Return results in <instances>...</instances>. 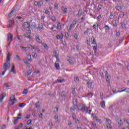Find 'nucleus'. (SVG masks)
<instances>
[{
  "label": "nucleus",
  "instance_id": "42",
  "mask_svg": "<svg viewBox=\"0 0 129 129\" xmlns=\"http://www.w3.org/2000/svg\"><path fill=\"white\" fill-rule=\"evenodd\" d=\"M112 24H113V26H114V27H117V24H116V21H113L112 22Z\"/></svg>",
  "mask_w": 129,
  "mask_h": 129
},
{
  "label": "nucleus",
  "instance_id": "53",
  "mask_svg": "<svg viewBox=\"0 0 129 129\" xmlns=\"http://www.w3.org/2000/svg\"><path fill=\"white\" fill-rule=\"evenodd\" d=\"M88 32H89V29H87V31L84 32V35H86V34H88Z\"/></svg>",
  "mask_w": 129,
  "mask_h": 129
},
{
  "label": "nucleus",
  "instance_id": "6",
  "mask_svg": "<svg viewBox=\"0 0 129 129\" xmlns=\"http://www.w3.org/2000/svg\"><path fill=\"white\" fill-rule=\"evenodd\" d=\"M86 85H87L88 88H90V89H93V88L92 87V82H91L90 80H86Z\"/></svg>",
  "mask_w": 129,
  "mask_h": 129
},
{
  "label": "nucleus",
  "instance_id": "8",
  "mask_svg": "<svg viewBox=\"0 0 129 129\" xmlns=\"http://www.w3.org/2000/svg\"><path fill=\"white\" fill-rule=\"evenodd\" d=\"M7 96V94L3 93L0 95V103H3L5 97Z\"/></svg>",
  "mask_w": 129,
  "mask_h": 129
},
{
  "label": "nucleus",
  "instance_id": "5",
  "mask_svg": "<svg viewBox=\"0 0 129 129\" xmlns=\"http://www.w3.org/2000/svg\"><path fill=\"white\" fill-rule=\"evenodd\" d=\"M20 48L22 51H28V50H33V46L29 45L27 47L20 46Z\"/></svg>",
  "mask_w": 129,
  "mask_h": 129
},
{
  "label": "nucleus",
  "instance_id": "50",
  "mask_svg": "<svg viewBox=\"0 0 129 129\" xmlns=\"http://www.w3.org/2000/svg\"><path fill=\"white\" fill-rule=\"evenodd\" d=\"M70 110L72 112H73L75 110V108L74 107H72L70 108Z\"/></svg>",
  "mask_w": 129,
  "mask_h": 129
},
{
  "label": "nucleus",
  "instance_id": "18",
  "mask_svg": "<svg viewBox=\"0 0 129 129\" xmlns=\"http://www.w3.org/2000/svg\"><path fill=\"white\" fill-rule=\"evenodd\" d=\"M100 105L102 108H105V101H102L101 102Z\"/></svg>",
  "mask_w": 129,
  "mask_h": 129
},
{
  "label": "nucleus",
  "instance_id": "49",
  "mask_svg": "<svg viewBox=\"0 0 129 129\" xmlns=\"http://www.w3.org/2000/svg\"><path fill=\"white\" fill-rule=\"evenodd\" d=\"M113 14H112V13H111L110 14V16H109V19L110 20H112V19H113Z\"/></svg>",
  "mask_w": 129,
  "mask_h": 129
},
{
  "label": "nucleus",
  "instance_id": "64",
  "mask_svg": "<svg viewBox=\"0 0 129 129\" xmlns=\"http://www.w3.org/2000/svg\"><path fill=\"white\" fill-rule=\"evenodd\" d=\"M58 4L55 3V4H54V8H56V9H58Z\"/></svg>",
  "mask_w": 129,
  "mask_h": 129
},
{
  "label": "nucleus",
  "instance_id": "3",
  "mask_svg": "<svg viewBox=\"0 0 129 129\" xmlns=\"http://www.w3.org/2000/svg\"><path fill=\"white\" fill-rule=\"evenodd\" d=\"M78 109L83 113L88 110V107H86V105L85 104H79L78 107Z\"/></svg>",
  "mask_w": 129,
  "mask_h": 129
},
{
  "label": "nucleus",
  "instance_id": "24",
  "mask_svg": "<svg viewBox=\"0 0 129 129\" xmlns=\"http://www.w3.org/2000/svg\"><path fill=\"white\" fill-rule=\"evenodd\" d=\"M11 72H12V73L13 74H16V72L15 71V66H13L11 69Z\"/></svg>",
  "mask_w": 129,
  "mask_h": 129
},
{
  "label": "nucleus",
  "instance_id": "36",
  "mask_svg": "<svg viewBox=\"0 0 129 129\" xmlns=\"http://www.w3.org/2000/svg\"><path fill=\"white\" fill-rule=\"evenodd\" d=\"M9 87H10V85H9V84L6 83L4 84V88H9Z\"/></svg>",
  "mask_w": 129,
  "mask_h": 129
},
{
  "label": "nucleus",
  "instance_id": "33",
  "mask_svg": "<svg viewBox=\"0 0 129 129\" xmlns=\"http://www.w3.org/2000/svg\"><path fill=\"white\" fill-rule=\"evenodd\" d=\"M23 94L26 95L27 93H28V89H25L23 90V92H22Z\"/></svg>",
  "mask_w": 129,
  "mask_h": 129
},
{
  "label": "nucleus",
  "instance_id": "1",
  "mask_svg": "<svg viewBox=\"0 0 129 129\" xmlns=\"http://www.w3.org/2000/svg\"><path fill=\"white\" fill-rule=\"evenodd\" d=\"M32 19L29 18L28 19V22H24L23 25V29L26 31L24 34V36L27 39H29V40H32L33 38L30 28L31 26L33 25V23H32Z\"/></svg>",
  "mask_w": 129,
  "mask_h": 129
},
{
  "label": "nucleus",
  "instance_id": "15",
  "mask_svg": "<svg viewBox=\"0 0 129 129\" xmlns=\"http://www.w3.org/2000/svg\"><path fill=\"white\" fill-rule=\"evenodd\" d=\"M124 91L125 92H126V93H129V88H125L124 89H123L121 91H118V92H119V93L124 92Z\"/></svg>",
  "mask_w": 129,
  "mask_h": 129
},
{
  "label": "nucleus",
  "instance_id": "14",
  "mask_svg": "<svg viewBox=\"0 0 129 129\" xmlns=\"http://www.w3.org/2000/svg\"><path fill=\"white\" fill-rule=\"evenodd\" d=\"M59 60H57L56 61V62L55 63V67L56 69H57V70H59V69H60V66L59 64V63L58 62H59Z\"/></svg>",
  "mask_w": 129,
  "mask_h": 129
},
{
  "label": "nucleus",
  "instance_id": "55",
  "mask_svg": "<svg viewBox=\"0 0 129 129\" xmlns=\"http://www.w3.org/2000/svg\"><path fill=\"white\" fill-rule=\"evenodd\" d=\"M107 127L108 129H112V126H111V125H107Z\"/></svg>",
  "mask_w": 129,
  "mask_h": 129
},
{
  "label": "nucleus",
  "instance_id": "4",
  "mask_svg": "<svg viewBox=\"0 0 129 129\" xmlns=\"http://www.w3.org/2000/svg\"><path fill=\"white\" fill-rule=\"evenodd\" d=\"M16 101H17V99H16V97H15V96L11 95L10 97L9 104H10V105H14V104L16 103Z\"/></svg>",
  "mask_w": 129,
  "mask_h": 129
},
{
  "label": "nucleus",
  "instance_id": "43",
  "mask_svg": "<svg viewBox=\"0 0 129 129\" xmlns=\"http://www.w3.org/2000/svg\"><path fill=\"white\" fill-rule=\"evenodd\" d=\"M92 116H93V118H94L95 120L97 119V118L98 117L97 116L94 115V114H92Z\"/></svg>",
  "mask_w": 129,
  "mask_h": 129
},
{
  "label": "nucleus",
  "instance_id": "44",
  "mask_svg": "<svg viewBox=\"0 0 129 129\" xmlns=\"http://www.w3.org/2000/svg\"><path fill=\"white\" fill-rule=\"evenodd\" d=\"M112 92H113V94L119 92H118V91H116V90L115 89H114V88L113 89Z\"/></svg>",
  "mask_w": 129,
  "mask_h": 129
},
{
  "label": "nucleus",
  "instance_id": "58",
  "mask_svg": "<svg viewBox=\"0 0 129 129\" xmlns=\"http://www.w3.org/2000/svg\"><path fill=\"white\" fill-rule=\"evenodd\" d=\"M10 59H11V56H10V55L8 54L7 55V61H10Z\"/></svg>",
  "mask_w": 129,
  "mask_h": 129
},
{
  "label": "nucleus",
  "instance_id": "56",
  "mask_svg": "<svg viewBox=\"0 0 129 129\" xmlns=\"http://www.w3.org/2000/svg\"><path fill=\"white\" fill-rule=\"evenodd\" d=\"M55 37L57 39V40H60V35H56Z\"/></svg>",
  "mask_w": 129,
  "mask_h": 129
},
{
  "label": "nucleus",
  "instance_id": "20",
  "mask_svg": "<svg viewBox=\"0 0 129 129\" xmlns=\"http://www.w3.org/2000/svg\"><path fill=\"white\" fill-rule=\"evenodd\" d=\"M106 124H108V125H110L111 124V120L109 118H106Z\"/></svg>",
  "mask_w": 129,
  "mask_h": 129
},
{
  "label": "nucleus",
  "instance_id": "47",
  "mask_svg": "<svg viewBox=\"0 0 129 129\" xmlns=\"http://www.w3.org/2000/svg\"><path fill=\"white\" fill-rule=\"evenodd\" d=\"M42 46L44 47L45 49H48V45L45 43H42Z\"/></svg>",
  "mask_w": 129,
  "mask_h": 129
},
{
  "label": "nucleus",
  "instance_id": "28",
  "mask_svg": "<svg viewBox=\"0 0 129 129\" xmlns=\"http://www.w3.org/2000/svg\"><path fill=\"white\" fill-rule=\"evenodd\" d=\"M86 96H88L89 97H92V96H93V94H92V93L91 92H89L87 94V95H86Z\"/></svg>",
  "mask_w": 129,
  "mask_h": 129
},
{
  "label": "nucleus",
  "instance_id": "39",
  "mask_svg": "<svg viewBox=\"0 0 129 129\" xmlns=\"http://www.w3.org/2000/svg\"><path fill=\"white\" fill-rule=\"evenodd\" d=\"M72 118L74 119V120L76 119V114H75L74 113H73L72 114Z\"/></svg>",
  "mask_w": 129,
  "mask_h": 129
},
{
  "label": "nucleus",
  "instance_id": "29",
  "mask_svg": "<svg viewBox=\"0 0 129 129\" xmlns=\"http://www.w3.org/2000/svg\"><path fill=\"white\" fill-rule=\"evenodd\" d=\"M91 41L92 44H94L95 45L96 44V41L95 40V38H94V37H93V40L92 38H91Z\"/></svg>",
  "mask_w": 129,
  "mask_h": 129
},
{
  "label": "nucleus",
  "instance_id": "23",
  "mask_svg": "<svg viewBox=\"0 0 129 129\" xmlns=\"http://www.w3.org/2000/svg\"><path fill=\"white\" fill-rule=\"evenodd\" d=\"M63 81H64V79H58L56 80V82H58V83H62V82H63Z\"/></svg>",
  "mask_w": 129,
  "mask_h": 129
},
{
  "label": "nucleus",
  "instance_id": "35",
  "mask_svg": "<svg viewBox=\"0 0 129 129\" xmlns=\"http://www.w3.org/2000/svg\"><path fill=\"white\" fill-rule=\"evenodd\" d=\"M14 118L15 119V120L13 122L14 124H16V123L18 122V119L17 118V117H14Z\"/></svg>",
  "mask_w": 129,
  "mask_h": 129
},
{
  "label": "nucleus",
  "instance_id": "48",
  "mask_svg": "<svg viewBox=\"0 0 129 129\" xmlns=\"http://www.w3.org/2000/svg\"><path fill=\"white\" fill-rule=\"evenodd\" d=\"M106 31H108L109 30V27L108 25H106L104 27Z\"/></svg>",
  "mask_w": 129,
  "mask_h": 129
},
{
  "label": "nucleus",
  "instance_id": "63",
  "mask_svg": "<svg viewBox=\"0 0 129 129\" xmlns=\"http://www.w3.org/2000/svg\"><path fill=\"white\" fill-rule=\"evenodd\" d=\"M81 21H84L85 20V15L83 16V17L81 18Z\"/></svg>",
  "mask_w": 129,
  "mask_h": 129
},
{
  "label": "nucleus",
  "instance_id": "51",
  "mask_svg": "<svg viewBox=\"0 0 129 129\" xmlns=\"http://www.w3.org/2000/svg\"><path fill=\"white\" fill-rule=\"evenodd\" d=\"M45 14H46V15H48L49 16H50V11L46 10L45 11Z\"/></svg>",
  "mask_w": 129,
  "mask_h": 129
},
{
  "label": "nucleus",
  "instance_id": "19",
  "mask_svg": "<svg viewBox=\"0 0 129 129\" xmlns=\"http://www.w3.org/2000/svg\"><path fill=\"white\" fill-rule=\"evenodd\" d=\"M61 9L63 12V14H64V15H66V14H67V12L68 11V9H67V8H64V7H62Z\"/></svg>",
  "mask_w": 129,
  "mask_h": 129
},
{
  "label": "nucleus",
  "instance_id": "34",
  "mask_svg": "<svg viewBox=\"0 0 129 129\" xmlns=\"http://www.w3.org/2000/svg\"><path fill=\"white\" fill-rule=\"evenodd\" d=\"M51 20L55 23L56 22V17L54 16L51 17Z\"/></svg>",
  "mask_w": 129,
  "mask_h": 129
},
{
  "label": "nucleus",
  "instance_id": "38",
  "mask_svg": "<svg viewBox=\"0 0 129 129\" xmlns=\"http://www.w3.org/2000/svg\"><path fill=\"white\" fill-rule=\"evenodd\" d=\"M81 15H82V10H79V12H78V15L79 16V17H80V16H81Z\"/></svg>",
  "mask_w": 129,
  "mask_h": 129
},
{
  "label": "nucleus",
  "instance_id": "9",
  "mask_svg": "<svg viewBox=\"0 0 129 129\" xmlns=\"http://www.w3.org/2000/svg\"><path fill=\"white\" fill-rule=\"evenodd\" d=\"M8 18H14V17H16V12L13 10L8 14Z\"/></svg>",
  "mask_w": 129,
  "mask_h": 129
},
{
  "label": "nucleus",
  "instance_id": "52",
  "mask_svg": "<svg viewBox=\"0 0 129 129\" xmlns=\"http://www.w3.org/2000/svg\"><path fill=\"white\" fill-rule=\"evenodd\" d=\"M16 59H17V60H18V61H21V58H20V56H19V55H16Z\"/></svg>",
  "mask_w": 129,
  "mask_h": 129
},
{
  "label": "nucleus",
  "instance_id": "12",
  "mask_svg": "<svg viewBox=\"0 0 129 129\" xmlns=\"http://www.w3.org/2000/svg\"><path fill=\"white\" fill-rule=\"evenodd\" d=\"M8 41H10V42L13 41V35L11 33L8 34Z\"/></svg>",
  "mask_w": 129,
  "mask_h": 129
},
{
  "label": "nucleus",
  "instance_id": "60",
  "mask_svg": "<svg viewBox=\"0 0 129 129\" xmlns=\"http://www.w3.org/2000/svg\"><path fill=\"white\" fill-rule=\"evenodd\" d=\"M87 44L88 45H89V46H90V39H88V40H87Z\"/></svg>",
  "mask_w": 129,
  "mask_h": 129
},
{
  "label": "nucleus",
  "instance_id": "11",
  "mask_svg": "<svg viewBox=\"0 0 129 129\" xmlns=\"http://www.w3.org/2000/svg\"><path fill=\"white\" fill-rule=\"evenodd\" d=\"M53 55L54 57L56 58L57 61H60L59 60V58H58V56H59V54L57 53V50H54L53 51Z\"/></svg>",
  "mask_w": 129,
  "mask_h": 129
},
{
  "label": "nucleus",
  "instance_id": "57",
  "mask_svg": "<svg viewBox=\"0 0 129 129\" xmlns=\"http://www.w3.org/2000/svg\"><path fill=\"white\" fill-rule=\"evenodd\" d=\"M31 122H32V120H28L27 122V125H29V124H30L31 123Z\"/></svg>",
  "mask_w": 129,
  "mask_h": 129
},
{
  "label": "nucleus",
  "instance_id": "40",
  "mask_svg": "<svg viewBox=\"0 0 129 129\" xmlns=\"http://www.w3.org/2000/svg\"><path fill=\"white\" fill-rule=\"evenodd\" d=\"M119 18H121V19H122V18H124V14H121L119 15Z\"/></svg>",
  "mask_w": 129,
  "mask_h": 129
},
{
  "label": "nucleus",
  "instance_id": "59",
  "mask_svg": "<svg viewBox=\"0 0 129 129\" xmlns=\"http://www.w3.org/2000/svg\"><path fill=\"white\" fill-rule=\"evenodd\" d=\"M73 107H74L75 109V108H77V107H78V106H77V103H76V104H74Z\"/></svg>",
  "mask_w": 129,
  "mask_h": 129
},
{
  "label": "nucleus",
  "instance_id": "32",
  "mask_svg": "<svg viewBox=\"0 0 129 129\" xmlns=\"http://www.w3.org/2000/svg\"><path fill=\"white\" fill-rule=\"evenodd\" d=\"M117 121L118 124H119V125H121V124H122V121H121V119H118Z\"/></svg>",
  "mask_w": 129,
  "mask_h": 129
},
{
  "label": "nucleus",
  "instance_id": "13",
  "mask_svg": "<svg viewBox=\"0 0 129 129\" xmlns=\"http://www.w3.org/2000/svg\"><path fill=\"white\" fill-rule=\"evenodd\" d=\"M8 24L9 25V28H12L13 27V25H14V21L13 20H9L8 22Z\"/></svg>",
  "mask_w": 129,
  "mask_h": 129
},
{
  "label": "nucleus",
  "instance_id": "7",
  "mask_svg": "<svg viewBox=\"0 0 129 129\" xmlns=\"http://www.w3.org/2000/svg\"><path fill=\"white\" fill-rule=\"evenodd\" d=\"M28 59H24V63L25 64H29L30 62L32 61V56L31 55H28Z\"/></svg>",
  "mask_w": 129,
  "mask_h": 129
},
{
  "label": "nucleus",
  "instance_id": "2",
  "mask_svg": "<svg viewBox=\"0 0 129 129\" xmlns=\"http://www.w3.org/2000/svg\"><path fill=\"white\" fill-rule=\"evenodd\" d=\"M11 66V64H10V62H7L6 63H5L3 66L2 68V75L4 76L5 75V74L9 69H10V67Z\"/></svg>",
  "mask_w": 129,
  "mask_h": 129
},
{
  "label": "nucleus",
  "instance_id": "37",
  "mask_svg": "<svg viewBox=\"0 0 129 129\" xmlns=\"http://www.w3.org/2000/svg\"><path fill=\"white\" fill-rule=\"evenodd\" d=\"M92 125H93V127L94 128H96L97 127L96 126V123L95 122H93L92 123Z\"/></svg>",
  "mask_w": 129,
  "mask_h": 129
},
{
  "label": "nucleus",
  "instance_id": "46",
  "mask_svg": "<svg viewBox=\"0 0 129 129\" xmlns=\"http://www.w3.org/2000/svg\"><path fill=\"white\" fill-rule=\"evenodd\" d=\"M72 93H73V94H76V91H75V88H74L73 89H72Z\"/></svg>",
  "mask_w": 129,
  "mask_h": 129
},
{
  "label": "nucleus",
  "instance_id": "22",
  "mask_svg": "<svg viewBox=\"0 0 129 129\" xmlns=\"http://www.w3.org/2000/svg\"><path fill=\"white\" fill-rule=\"evenodd\" d=\"M115 9L117 11H121L122 7L121 6H116Z\"/></svg>",
  "mask_w": 129,
  "mask_h": 129
},
{
  "label": "nucleus",
  "instance_id": "27",
  "mask_svg": "<svg viewBox=\"0 0 129 129\" xmlns=\"http://www.w3.org/2000/svg\"><path fill=\"white\" fill-rule=\"evenodd\" d=\"M43 6V1L40 0L38 1V7H42Z\"/></svg>",
  "mask_w": 129,
  "mask_h": 129
},
{
  "label": "nucleus",
  "instance_id": "26",
  "mask_svg": "<svg viewBox=\"0 0 129 129\" xmlns=\"http://www.w3.org/2000/svg\"><path fill=\"white\" fill-rule=\"evenodd\" d=\"M25 106L26 104H25V103H21L19 105V107H21V108H23V107H25Z\"/></svg>",
  "mask_w": 129,
  "mask_h": 129
},
{
  "label": "nucleus",
  "instance_id": "45",
  "mask_svg": "<svg viewBox=\"0 0 129 129\" xmlns=\"http://www.w3.org/2000/svg\"><path fill=\"white\" fill-rule=\"evenodd\" d=\"M121 26L123 29H125V24H124L123 23H121Z\"/></svg>",
  "mask_w": 129,
  "mask_h": 129
},
{
  "label": "nucleus",
  "instance_id": "21",
  "mask_svg": "<svg viewBox=\"0 0 129 129\" xmlns=\"http://www.w3.org/2000/svg\"><path fill=\"white\" fill-rule=\"evenodd\" d=\"M33 49L35 50L36 52H40V48L38 47L33 46Z\"/></svg>",
  "mask_w": 129,
  "mask_h": 129
},
{
  "label": "nucleus",
  "instance_id": "62",
  "mask_svg": "<svg viewBox=\"0 0 129 129\" xmlns=\"http://www.w3.org/2000/svg\"><path fill=\"white\" fill-rule=\"evenodd\" d=\"M101 99H103V93H100Z\"/></svg>",
  "mask_w": 129,
  "mask_h": 129
},
{
  "label": "nucleus",
  "instance_id": "54",
  "mask_svg": "<svg viewBox=\"0 0 129 129\" xmlns=\"http://www.w3.org/2000/svg\"><path fill=\"white\" fill-rule=\"evenodd\" d=\"M120 36V33L119 32H117L116 33V37H119Z\"/></svg>",
  "mask_w": 129,
  "mask_h": 129
},
{
  "label": "nucleus",
  "instance_id": "30",
  "mask_svg": "<svg viewBox=\"0 0 129 129\" xmlns=\"http://www.w3.org/2000/svg\"><path fill=\"white\" fill-rule=\"evenodd\" d=\"M68 61H69V62H70V64H73V60H72V58H71V57H69L68 59Z\"/></svg>",
  "mask_w": 129,
  "mask_h": 129
},
{
  "label": "nucleus",
  "instance_id": "25",
  "mask_svg": "<svg viewBox=\"0 0 129 129\" xmlns=\"http://www.w3.org/2000/svg\"><path fill=\"white\" fill-rule=\"evenodd\" d=\"M74 80H75V82H76V83H77V82L79 81V79L78 78V77L75 76L74 77Z\"/></svg>",
  "mask_w": 129,
  "mask_h": 129
},
{
  "label": "nucleus",
  "instance_id": "10",
  "mask_svg": "<svg viewBox=\"0 0 129 129\" xmlns=\"http://www.w3.org/2000/svg\"><path fill=\"white\" fill-rule=\"evenodd\" d=\"M76 24H77V20H74L73 22V23L71 24L70 25V28H75V26L76 25Z\"/></svg>",
  "mask_w": 129,
  "mask_h": 129
},
{
  "label": "nucleus",
  "instance_id": "31",
  "mask_svg": "<svg viewBox=\"0 0 129 129\" xmlns=\"http://www.w3.org/2000/svg\"><path fill=\"white\" fill-rule=\"evenodd\" d=\"M35 107L36 108H40V104L39 103V102H36L35 104Z\"/></svg>",
  "mask_w": 129,
  "mask_h": 129
},
{
  "label": "nucleus",
  "instance_id": "61",
  "mask_svg": "<svg viewBox=\"0 0 129 129\" xmlns=\"http://www.w3.org/2000/svg\"><path fill=\"white\" fill-rule=\"evenodd\" d=\"M30 117H31V115H26V117H25V118H26V119H29V118H30Z\"/></svg>",
  "mask_w": 129,
  "mask_h": 129
},
{
  "label": "nucleus",
  "instance_id": "17",
  "mask_svg": "<svg viewBox=\"0 0 129 129\" xmlns=\"http://www.w3.org/2000/svg\"><path fill=\"white\" fill-rule=\"evenodd\" d=\"M105 77L106 78V80L107 82L109 83V77L108 76V73H107V72H106Z\"/></svg>",
  "mask_w": 129,
  "mask_h": 129
},
{
  "label": "nucleus",
  "instance_id": "41",
  "mask_svg": "<svg viewBox=\"0 0 129 129\" xmlns=\"http://www.w3.org/2000/svg\"><path fill=\"white\" fill-rule=\"evenodd\" d=\"M93 49L95 52H96V51H97V46H93Z\"/></svg>",
  "mask_w": 129,
  "mask_h": 129
},
{
  "label": "nucleus",
  "instance_id": "16",
  "mask_svg": "<svg viewBox=\"0 0 129 129\" xmlns=\"http://www.w3.org/2000/svg\"><path fill=\"white\" fill-rule=\"evenodd\" d=\"M36 40L37 43H39L40 44L42 43V40H41V39H40V37L38 35H37L36 36Z\"/></svg>",
  "mask_w": 129,
  "mask_h": 129
}]
</instances>
